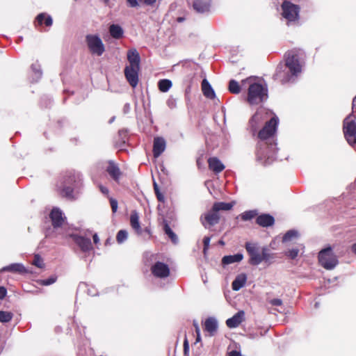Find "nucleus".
I'll use <instances>...</instances> for the list:
<instances>
[{
    "mask_svg": "<svg viewBox=\"0 0 356 356\" xmlns=\"http://www.w3.org/2000/svg\"><path fill=\"white\" fill-rule=\"evenodd\" d=\"M248 85L247 102L251 105H257L268 98V88L261 83L254 82L250 76L242 81V85Z\"/></svg>",
    "mask_w": 356,
    "mask_h": 356,
    "instance_id": "1",
    "label": "nucleus"
},
{
    "mask_svg": "<svg viewBox=\"0 0 356 356\" xmlns=\"http://www.w3.org/2000/svg\"><path fill=\"white\" fill-rule=\"evenodd\" d=\"M305 53L298 48L288 50L284 54L285 64L291 75L297 77L302 72L305 64Z\"/></svg>",
    "mask_w": 356,
    "mask_h": 356,
    "instance_id": "2",
    "label": "nucleus"
},
{
    "mask_svg": "<svg viewBox=\"0 0 356 356\" xmlns=\"http://www.w3.org/2000/svg\"><path fill=\"white\" fill-rule=\"evenodd\" d=\"M234 205V202H215L211 209L200 216V222L205 228L217 225L220 219V211H229Z\"/></svg>",
    "mask_w": 356,
    "mask_h": 356,
    "instance_id": "3",
    "label": "nucleus"
},
{
    "mask_svg": "<svg viewBox=\"0 0 356 356\" xmlns=\"http://www.w3.org/2000/svg\"><path fill=\"white\" fill-rule=\"evenodd\" d=\"M318 257L320 265L326 270L333 269L339 263L338 259L331 247L321 250Z\"/></svg>",
    "mask_w": 356,
    "mask_h": 356,
    "instance_id": "4",
    "label": "nucleus"
},
{
    "mask_svg": "<svg viewBox=\"0 0 356 356\" xmlns=\"http://www.w3.org/2000/svg\"><path fill=\"white\" fill-rule=\"evenodd\" d=\"M282 15L287 20L288 24L290 22H298L300 19V8L299 6L291 3L289 1L284 0L282 5Z\"/></svg>",
    "mask_w": 356,
    "mask_h": 356,
    "instance_id": "5",
    "label": "nucleus"
},
{
    "mask_svg": "<svg viewBox=\"0 0 356 356\" xmlns=\"http://www.w3.org/2000/svg\"><path fill=\"white\" fill-rule=\"evenodd\" d=\"M343 131L346 140L350 145L356 144V122L351 119L350 116H348L343 120Z\"/></svg>",
    "mask_w": 356,
    "mask_h": 356,
    "instance_id": "6",
    "label": "nucleus"
},
{
    "mask_svg": "<svg viewBox=\"0 0 356 356\" xmlns=\"http://www.w3.org/2000/svg\"><path fill=\"white\" fill-rule=\"evenodd\" d=\"M86 41L90 51L95 55L102 56L105 51L101 38L97 35H87Z\"/></svg>",
    "mask_w": 356,
    "mask_h": 356,
    "instance_id": "7",
    "label": "nucleus"
},
{
    "mask_svg": "<svg viewBox=\"0 0 356 356\" xmlns=\"http://www.w3.org/2000/svg\"><path fill=\"white\" fill-rule=\"evenodd\" d=\"M277 124V117H273L266 122L264 127L258 132V138L261 140H264L273 136L276 132Z\"/></svg>",
    "mask_w": 356,
    "mask_h": 356,
    "instance_id": "8",
    "label": "nucleus"
},
{
    "mask_svg": "<svg viewBox=\"0 0 356 356\" xmlns=\"http://www.w3.org/2000/svg\"><path fill=\"white\" fill-rule=\"evenodd\" d=\"M245 248L250 257V264L257 266L261 263V250H260L257 243L247 242L245 243Z\"/></svg>",
    "mask_w": 356,
    "mask_h": 356,
    "instance_id": "9",
    "label": "nucleus"
},
{
    "mask_svg": "<svg viewBox=\"0 0 356 356\" xmlns=\"http://www.w3.org/2000/svg\"><path fill=\"white\" fill-rule=\"evenodd\" d=\"M140 67L126 66L124 70V76L132 88H136L139 81V72Z\"/></svg>",
    "mask_w": 356,
    "mask_h": 356,
    "instance_id": "10",
    "label": "nucleus"
},
{
    "mask_svg": "<svg viewBox=\"0 0 356 356\" xmlns=\"http://www.w3.org/2000/svg\"><path fill=\"white\" fill-rule=\"evenodd\" d=\"M285 67H286L284 65L283 63H279L277 66L276 71L273 76L275 81H279L282 84H284L291 81V79L293 77H295L294 76L291 75L290 71L286 72Z\"/></svg>",
    "mask_w": 356,
    "mask_h": 356,
    "instance_id": "11",
    "label": "nucleus"
},
{
    "mask_svg": "<svg viewBox=\"0 0 356 356\" xmlns=\"http://www.w3.org/2000/svg\"><path fill=\"white\" fill-rule=\"evenodd\" d=\"M70 237L80 248L83 252H88L93 249L91 241L89 238H86L78 234H71Z\"/></svg>",
    "mask_w": 356,
    "mask_h": 356,
    "instance_id": "12",
    "label": "nucleus"
},
{
    "mask_svg": "<svg viewBox=\"0 0 356 356\" xmlns=\"http://www.w3.org/2000/svg\"><path fill=\"white\" fill-rule=\"evenodd\" d=\"M151 272L154 276L159 278H165L170 275L168 266L161 261H156L151 267Z\"/></svg>",
    "mask_w": 356,
    "mask_h": 356,
    "instance_id": "13",
    "label": "nucleus"
},
{
    "mask_svg": "<svg viewBox=\"0 0 356 356\" xmlns=\"http://www.w3.org/2000/svg\"><path fill=\"white\" fill-rule=\"evenodd\" d=\"M108 165L106 168V172L116 182L119 180L122 175L118 165L113 161L110 160L107 162Z\"/></svg>",
    "mask_w": 356,
    "mask_h": 356,
    "instance_id": "14",
    "label": "nucleus"
},
{
    "mask_svg": "<svg viewBox=\"0 0 356 356\" xmlns=\"http://www.w3.org/2000/svg\"><path fill=\"white\" fill-rule=\"evenodd\" d=\"M49 218L51 221V225L54 228L56 229L60 227L64 222V218L61 211L58 208H54L50 213Z\"/></svg>",
    "mask_w": 356,
    "mask_h": 356,
    "instance_id": "15",
    "label": "nucleus"
},
{
    "mask_svg": "<svg viewBox=\"0 0 356 356\" xmlns=\"http://www.w3.org/2000/svg\"><path fill=\"white\" fill-rule=\"evenodd\" d=\"M166 143L162 137H155L153 142V155L154 158H158L165 151Z\"/></svg>",
    "mask_w": 356,
    "mask_h": 356,
    "instance_id": "16",
    "label": "nucleus"
},
{
    "mask_svg": "<svg viewBox=\"0 0 356 356\" xmlns=\"http://www.w3.org/2000/svg\"><path fill=\"white\" fill-rule=\"evenodd\" d=\"M245 312L239 311L234 314L232 318L226 321V325L229 328H234L238 327L244 321Z\"/></svg>",
    "mask_w": 356,
    "mask_h": 356,
    "instance_id": "17",
    "label": "nucleus"
},
{
    "mask_svg": "<svg viewBox=\"0 0 356 356\" xmlns=\"http://www.w3.org/2000/svg\"><path fill=\"white\" fill-rule=\"evenodd\" d=\"M211 0H194L193 8L197 12L203 13L209 11Z\"/></svg>",
    "mask_w": 356,
    "mask_h": 356,
    "instance_id": "18",
    "label": "nucleus"
},
{
    "mask_svg": "<svg viewBox=\"0 0 356 356\" xmlns=\"http://www.w3.org/2000/svg\"><path fill=\"white\" fill-rule=\"evenodd\" d=\"M207 162L209 168L216 174L221 172L225 168L223 163L217 157H210Z\"/></svg>",
    "mask_w": 356,
    "mask_h": 356,
    "instance_id": "19",
    "label": "nucleus"
},
{
    "mask_svg": "<svg viewBox=\"0 0 356 356\" xmlns=\"http://www.w3.org/2000/svg\"><path fill=\"white\" fill-rule=\"evenodd\" d=\"M256 222L261 227H268L274 225L275 219L271 215L264 213L257 217Z\"/></svg>",
    "mask_w": 356,
    "mask_h": 356,
    "instance_id": "20",
    "label": "nucleus"
},
{
    "mask_svg": "<svg viewBox=\"0 0 356 356\" xmlns=\"http://www.w3.org/2000/svg\"><path fill=\"white\" fill-rule=\"evenodd\" d=\"M218 330V323L213 317L207 318L204 323V330L209 333V336H213Z\"/></svg>",
    "mask_w": 356,
    "mask_h": 356,
    "instance_id": "21",
    "label": "nucleus"
},
{
    "mask_svg": "<svg viewBox=\"0 0 356 356\" xmlns=\"http://www.w3.org/2000/svg\"><path fill=\"white\" fill-rule=\"evenodd\" d=\"M128 66L140 67V57L136 49H130L127 51Z\"/></svg>",
    "mask_w": 356,
    "mask_h": 356,
    "instance_id": "22",
    "label": "nucleus"
},
{
    "mask_svg": "<svg viewBox=\"0 0 356 356\" xmlns=\"http://www.w3.org/2000/svg\"><path fill=\"white\" fill-rule=\"evenodd\" d=\"M52 23L53 20L51 17L44 13H42L38 15L34 22V24L35 26H37L38 25L41 26L43 24H44L46 26H51L52 25Z\"/></svg>",
    "mask_w": 356,
    "mask_h": 356,
    "instance_id": "23",
    "label": "nucleus"
},
{
    "mask_svg": "<svg viewBox=\"0 0 356 356\" xmlns=\"http://www.w3.org/2000/svg\"><path fill=\"white\" fill-rule=\"evenodd\" d=\"M130 225L137 234H142L143 230L140 225L139 216L136 211H132L130 215Z\"/></svg>",
    "mask_w": 356,
    "mask_h": 356,
    "instance_id": "24",
    "label": "nucleus"
},
{
    "mask_svg": "<svg viewBox=\"0 0 356 356\" xmlns=\"http://www.w3.org/2000/svg\"><path fill=\"white\" fill-rule=\"evenodd\" d=\"M202 91L203 95L208 99H213L216 94L209 81L204 79L202 81Z\"/></svg>",
    "mask_w": 356,
    "mask_h": 356,
    "instance_id": "25",
    "label": "nucleus"
},
{
    "mask_svg": "<svg viewBox=\"0 0 356 356\" xmlns=\"http://www.w3.org/2000/svg\"><path fill=\"white\" fill-rule=\"evenodd\" d=\"M261 122H262L261 116L258 113H256L250 118V120H249V127H250V130L252 132L253 135H254L255 133L257 131V129Z\"/></svg>",
    "mask_w": 356,
    "mask_h": 356,
    "instance_id": "26",
    "label": "nucleus"
},
{
    "mask_svg": "<svg viewBox=\"0 0 356 356\" xmlns=\"http://www.w3.org/2000/svg\"><path fill=\"white\" fill-rule=\"evenodd\" d=\"M80 176L75 172H69L64 178V184L76 186L80 182Z\"/></svg>",
    "mask_w": 356,
    "mask_h": 356,
    "instance_id": "27",
    "label": "nucleus"
},
{
    "mask_svg": "<svg viewBox=\"0 0 356 356\" xmlns=\"http://www.w3.org/2000/svg\"><path fill=\"white\" fill-rule=\"evenodd\" d=\"M243 259V255L241 253H237L234 255L224 256L222 259V264L225 266L235 262H240Z\"/></svg>",
    "mask_w": 356,
    "mask_h": 356,
    "instance_id": "28",
    "label": "nucleus"
},
{
    "mask_svg": "<svg viewBox=\"0 0 356 356\" xmlns=\"http://www.w3.org/2000/svg\"><path fill=\"white\" fill-rule=\"evenodd\" d=\"M247 281V277L245 274L238 275L232 282V288L234 291H238L245 286Z\"/></svg>",
    "mask_w": 356,
    "mask_h": 356,
    "instance_id": "29",
    "label": "nucleus"
},
{
    "mask_svg": "<svg viewBox=\"0 0 356 356\" xmlns=\"http://www.w3.org/2000/svg\"><path fill=\"white\" fill-rule=\"evenodd\" d=\"M1 271H8L12 273H18L20 274L26 272L24 266L21 264H12L9 266H5L1 269Z\"/></svg>",
    "mask_w": 356,
    "mask_h": 356,
    "instance_id": "30",
    "label": "nucleus"
},
{
    "mask_svg": "<svg viewBox=\"0 0 356 356\" xmlns=\"http://www.w3.org/2000/svg\"><path fill=\"white\" fill-rule=\"evenodd\" d=\"M109 33L115 39H120L123 36V30L120 26L118 24H111L109 26Z\"/></svg>",
    "mask_w": 356,
    "mask_h": 356,
    "instance_id": "31",
    "label": "nucleus"
},
{
    "mask_svg": "<svg viewBox=\"0 0 356 356\" xmlns=\"http://www.w3.org/2000/svg\"><path fill=\"white\" fill-rule=\"evenodd\" d=\"M172 86V81L169 79H163L159 80L158 82L159 90L162 92H168Z\"/></svg>",
    "mask_w": 356,
    "mask_h": 356,
    "instance_id": "32",
    "label": "nucleus"
},
{
    "mask_svg": "<svg viewBox=\"0 0 356 356\" xmlns=\"http://www.w3.org/2000/svg\"><path fill=\"white\" fill-rule=\"evenodd\" d=\"M73 186L67 184H64L63 188L60 191V195L63 197H67L69 199H73Z\"/></svg>",
    "mask_w": 356,
    "mask_h": 356,
    "instance_id": "33",
    "label": "nucleus"
},
{
    "mask_svg": "<svg viewBox=\"0 0 356 356\" xmlns=\"http://www.w3.org/2000/svg\"><path fill=\"white\" fill-rule=\"evenodd\" d=\"M163 229H164L165 234L168 236V237L171 239V241L175 243H177V235L171 229V228L170 227V226L166 220H164Z\"/></svg>",
    "mask_w": 356,
    "mask_h": 356,
    "instance_id": "34",
    "label": "nucleus"
},
{
    "mask_svg": "<svg viewBox=\"0 0 356 356\" xmlns=\"http://www.w3.org/2000/svg\"><path fill=\"white\" fill-rule=\"evenodd\" d=\"M228 89L232 94H238L241 92V86L234 79L229 81Z\"/></svg>",
    "mask_w": 356,
    "mask_h": 356,
    "instance_id": "35",
    "label": "nucleus"
},
{
    "mask_svg": "<svg viewBox=\"0 0 356 356\" xmlns=\"http://www.w3.org/2000/svg\"><path fill=\"white\" fill-rule=\"evenodd\" d=\"M257 216V212L255 210L246 211L242 213L240 216L242 220L247 221L252 220Z\"/></svg>",
    "mask_w": 356,
    "mask_h": 356,
    "instance_id": "36",
    "label": "nucleus"
},
{
    "mask_svg": "<svg viewBox=\"0 0 356 356\" xmlns=\"http://www.w3.org/2000/svg\"><path fill=\"white\" fill-rule=\"evenodd\" d=\"M13 317V313L6 311H0V322L8 323Z\"/></svg>",
    "mask_w": 356,
    "mask_h": 356,
    "instance_id": "37",
    "label": "nucleus"
},
{
    "mask_svg": "<svg viewBox=\"0 0 356 356\" xmlns=\"http://www.w3.org/2000/svg\"><path fill=\"white\" fill-rule=\"evenodd\" d=\"M153 186H154V193H155V195L156 196L157 200L160 202H165V197L161 193L158 184L155 181L153 184Z\"/></svg>",
    "mask_w": 356,
    "mask_h": 356,
    "instance_id": "38",
    "label": "nucleus"
},
{
    "mask_svg": "<svg viewBox=\"0 0 356 356\" xmlns=\"http://www.w3.org/2000/svg\"><path fill=\"white\" fill-rule=\"evenodd\" d=\"M56 280H57V276L52 275L47 279L38 280V282L40 285L48 286V285L54 284V282H56Z\"/></svg>",
    "mask_w": 356,
    "mask_h": 356,
    "instance_id": "39",
    "label": "nucleus"
},
{
    "mask_svg": "<svg viewBox=\"0 0 356 356\" xmlns=\"http://www.w3.org/2000/svg\"><path fill=\"white\" fill-rule=\"evenodd\" d=\"M127 232L126 230L121 229L117 234L116 241L118 243H122L127 238Z\"/></svg>",
    "mask_w": 356,
    "mask_h": 356,
    "instance_id": "40",
    "label": "nucleus"
},
{
    "mask_svg": "<svg viewBox=\"0 0 356 356\" xmlns=\"http://www.w3.org/2000/svg\"><path fill=\"white\" fill-rule=\"evenodd\" d=\"M261 262L263 261H268L273 258L272 255L269 253V250L267 248L264 247L261 248Z\"/></svg>",
    "mask_w": 356,
    "mask_h": 356,
    "instance_id": "41",
    "label": "nucleus"
},
{
    "mask_svg": "<svg viewBox=\"0 0 356 356\" xmlns=\"http://www.w3.org/2000/svg\"><path fill=\"white\" fill-rule=\"evenodd\" d=\"M298 236V232L295 230H289L283 236V241H291L293 238H295Z\"/></svg>",
    "mask_w": 356,
    "mask_h": 356,
    "instance_id": "42",
    "label": "nucleus"
},
{
    "mask_svg": "<svg viewBox=\"0 0 356 356\" xmlns=\"http://www.w3.org/2000/svg\"><path fill=\"white\" fill-rule=\"evenodd\" d=\"M32 264L40 268H42L44 266L43 259L38 254H35L34 256V259Z\"/></svg>",
    "mask_w": 356,
    "mask_h": 356,
    "instance_id": "43",
    "label": "nucleus"
},
{
    "mask_svg": "<svg viewBox=\"0 0 356 356\" xmlns=\"http://www.w3.org/2000/svg\"><path fill=\"white\" fill-rule=\"evenodd\" d=\"M211 238L209 236H205L203 238V253L205 255L207 254V251L209 249V244H210Z\"/></svg>",
    "mask_w": 356,
    "mask_h": 356,
    "instance_id": "44",
    "label": "nucleus"
},
{
    "mask_svg": "<svg viewBox=\"0 0 356 356\" xmlns=\"http://www.w3.org/2000/svg\"><path fill=\"white\" fill-rule=\"evenodd\" d=\"M298 252L299 250L298 249H291L287 252L286 255L291 259H294L296 257H297Z\"/></svg>",
    "mask_w": 356,
    "mask_h": 356,
    "instance_id": "45",
    "label": "nucleus"
},
{
    "mask_svg": "<svg viewBox=\"0 0 356 356\" xmlns=\"http://www.w3.org/2000/svg\"><path fill=\"white\" fill-rule=\"evenodd\" d=\"M110 204L113 213H115L118 209V201L112 197L110 198Z\"/></svg>",
    "mask_w": 356,
    "mask_h": 356,
    "instance_id": "46",
    "label": "nucleus"
},
{
    "mask_svg": "<svg viewBox=\"0 0 356 356\" xmlns=\"http://www.w3.org/2000/svg\"><path fill=\"white\" fill-rule=\"evenodd\" d=\"M273 306H281L282 305V300L279 298H274L269 301Z\"/></svg>",
    "mask_w": 356,
    "mask_h": 356,
    "instance_id": "47",
    "label": "nucleus"
},
{
    "mask_svg": "<svg viewBox=\"0 0 356 356\" xmlns=\"http://www.w3.org/2000/svg\"><path fill=\"white\" fill-rule=\"evenodd\" d=\"M7 294V289L4 286H0V300L5 298Z\"/></svg>",
    "mask_w": 356,
    "mask_h": 356,
    "instance_id": "48",
    "label": "nucleus"
},
{
    "mask_svg": "<svg viewBox=\"0 0 356 356\" xmlns=\"http://www.w3.org/2000/svg\"><path fill=\"white\" fill-rule=\"evenodd\" d=\"M127 3L129 5V6L132 8H135L138 6L137 0H127Z\"/></svg>",
    "mask_w": 356,
    "mask_h": 356,
    "instance_id": "49",
    "label": "nucleus"
},
{
    "mask_svg": "<svg viewBox=\"0 0 356 356\" xmlns=\"http://www.w3.org/2000/svg\"><path fill=\"white\" fill-rule=\"evenodd\" d=\"M188 349H189L188 342L187 339H185V340L184 341V352L185 354L188 351Z\"/></svg>",
    "mask_w": 356,
    "mask_h": 356,
    "instance_id": "50",
    "label": "nucleus"
},
{
    "mask_svg": "<svg viewBox=\"0 0 356 356\" xmlns=\"http://www.w3.org/2000/svg\"><path fill=\"white\" fill-rule=\"evenodd\" d=\"M99 190L103 194L108 195L109 191H108V188H106L104 186H99Z\"/></svg>",
    "mask_w": 356,
    "mask_h": 356,
    "instance_id": "51",
    "label": "nucleus"
},
{
    "mask_svg": "<svg viewBox=\"0 0 356 356\" xmlns=\"http://www.w3.org/2000/svg\"><path fill=\"white\" fill-rule=\"evenodd\" d=\"M228 356H241V354L237 350H232L229 353Z\"/></svg>",
    "mask_w": 356,
    "mask_h": 356,
    "instance_id": "52",
    "label": "nucleus"
},
{
    "mask_svg": "<svg viewBox=\"0 0 356 356\" xmlns=\"http://www.w3.org/2000/svg\"><path fill=\"white\" fill-rule=\"evenodd\" d=\"M193 325L195 327V332L196 333L200 332L198 323L196 321H193Z\"/></svg>",
    "mask_w": 356,
    "mask_h": 356,
    "instance_id": "53",
    "label": "nucleus"
},
{
    "mask_svg": "<svg viewBox=\"0 0 356 356\" xmlns=\"http://www.w3.org/2000/svg\"><path fill=\"white\" fill-rule=\"evenodd\" d=\"M156 0H143V3L147 6H152L153 5Z\"/></svg>",
    "mask_w": 356,
    "mask_h": 356,
    "instance_id": "54",
    "label": "nucleus"
},
{
    "mask_svg": "<svg viewBox=\"0 0 356 356\" xmlns=\"http://www.w3.org/2000/svg\"><path fill=\"white\" fill-rule=\"evenodd\" d=\"M92 238H93V242L95 244H97L99 243V236L97 234H95L93 236H92Z\"/></svg>",
    "mask_w": 356,
    "mask_h": 356,
    "instance_id": "55",
    "label": "nucleus"
},
{
    "mask_svg": "<svg viewBox=\"0 0 356 356\" xmlns=\"http://www.w3.org/2000/svg\"><path fill=\"white\" fill-rule=\"evenodd\" d=\"M351 250L352 252L356 254V243L352 245Z\"/></svg>",
    "mask_w": 356,
    "mask_h": 356,
    "instance_id": "56",
    "label": "nucleus"
},
{
    "mask_svg": "<svg viewBox=\"0 0 356 356\" xmlns=\"http://www.w3.org/2000/svg\"><path fill=\"white\" fill-rule=\"evenodd\" d=\"M196 334H197L196 342H200L201 341L200 332H198Z\"/></svg>",
    "mask_w": 356,
    "mask_h": 356,
    "instance_id": "57",
    "label": "nucleus"
},
{
    "mask_svg": "<svg viewBox=\"0 0 356 356\" xmlns=\"http://www.w3.org/2000/svg\"><path fill=\"white\" fill-rule=\"evenodd\" d=\"M184 19H184V17H178V18L177 19V21L178 22H184Z\"/></svg>",
    "mask_w": 356,
    "mask_h": 356,
    "instance_id": "58",
    "label": "nucleus"
},
{
    "mask_svg": "<svg viewBox=\"0 0 356 356\" xmlns=\"http://www.w3.org/2000/svg\"><path fill=\"white\" fill-rule=\"evenodd\" d=\"M144 231L146 232L148 234H150V229L149 228L146 227Z\"/></svg>",
    "mask_w": 356,
    "mask_h": 356,
    "instance_id": "59",
    "label": "nucleus"
},
{
    "mask_svg": "<svg viewBox=\"0 0 356 356\" xmlns=\"http://www.w3.org/2000/svg\"><path fill=\"white\" fill-rule=\"evenodd\" d=\"M220 243L224 244L223 241H220Z\"/></svg>",
    "mask_w": 356,
    "mask_h": 356,
    "instance_id": "60",
    "label": "nucleus"
}]
</instances>
